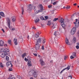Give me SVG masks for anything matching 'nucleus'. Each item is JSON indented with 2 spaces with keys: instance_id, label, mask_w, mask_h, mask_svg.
<instances>
[{
  "instance_id": "5701e85b",
  "label": "nucleus",
  "mask_w": 79,
  "mask_h": 79,
  "mask_svg": "<svg viewBox=\"0 0 79 79\" xmlns=\"http://www.w3.org/2000/svg\"><path fill=\"white\" fill-rule=\"evenodd\" d=\"M26 55V53H24L22 55V58H24V57H25V56Z\"/></svg>"
},
{
  "instance_id": "58836bf2",
  "label": "nucleus",
  "mask_w": 79,
  "mask_h": 79,
  "mask_svg": "<svg viewBox=\"0 0 79 79\" xmlns=\"http://www.w3.org/2000/svg\"><path fill=\"white\" fill-rule=\"evenodd\" d=\"M56 31H55L54 33V35H55V36H57V34H56Z\"/></svg>"
},
{
  "instance_id": "680f3d73",
  "label": "nucleus",
  "mask_w": 79,
  "mask_h": 79,
  "mask_svg": "<svg viewBox=\"0 0 79 79\" xmlns=\"http://www.w3.org/2000/svg\"><path fill=\"white\" fill-rule=\"evenodd\" d=\"M4 46H5V47H7V46H8V45L6 44H5L4 45Z\"/></svg>"
},
{
  "instance_id": "13d9d810",
  "label": "nucleus",
  "mask_w": 79,
  "mask_h": 79,
  "mask_svg": "<svg viewBox=\"0 0 79 79\" xmlns=\"http://www.w3.org/2000/svg\"><path fill=\"white\" fill-rule=\"evenodd\" d=\"M36 8V7H35V6H34V9H34V11H36V10L35 9V8Z\"/></svg>"
},
{
  "instance_id": "09e8293b",
  "label": "nucleus",
  "mask_w": 79,
  "mask_h": 79,
  "mask_svg": "<svg viewBox=\"0 0 79 79\" xmlns=\"http://www.w3.org/2000/svg\"><path fill=\"white\" fill-rule=\"evenodd\" d=\"M76 48L77 49H79V45H77L76 46Z\"/></svg>"
},
{
  "instance_id": "72a5a7b5",
  "label": "nucleus",
  "mask_w": 79,
  "mask_h": 79,
  "mask_svg": "<svg viewBox=\"0 0 79 79\" xmlns=\"http://www.w3.org/2000/svg\"><path fill=\"white\" fill-rule=\"evenodd\" d=\"M58 3V1H56V2H54L52 3L53 5H55L56 3Z\"/></svg>"
},
{
  "instance_id": "0e129e2a",
  "label": "nucleus",
  "mask_w": 79,
  "mask_h": 79,
  "mask_svg": "<svg viewBox=\"0 0 79 79\" xmlns=\"http://www.w3.org/2000/svg\"><path fill=\"white\" fill-rule=\"evenodd\" d=\"M12 31H15V28H13L12 29Z\"/></svg>"
},
{
  "instance_id": "f704fd0d",
  "label": "nucleus",
  "mask_w": 79,
  "mask_h": 79,
  "mask_svg": "<svg viewBox=\"0 0 79 79\" xmlns=\"http://www.w3.org/2000/svg\"><path fill=\"white\" fill-rule=\"evenodd\" d=\"M72 55L73 56H76V54L75 52L73 53Z\"/></svg>"
},
{
  "instance_id": "9d476101",
  "label": "nucleus",
  "mask_w": 79,
  "mask_h": 79,
  "mask_svg": "<svg viewBox=\"0 0 79 79\" xmlns=\"http://www.w3.org/2000/svg\"><path fill=\"white\" fill-rule=\"evenodd\" d=\"M40 34V33H39V32H38L36 34H35V37L36 39H37L38 37H39V35Z\"/></svg>"
},
{
  "instance_id": "c9c22d12",
  "label": "nucleus",
  "mask_w": 79,
  "mask_h": 79,
  "mask_svg": "<svg viewBox=\"0 0 79 79\" xmlns=\"http://www.w3.org/2000/svg\"><path fill=\"white\" fill-rule=\"evenodd\" d=\"M70 7H71V6H67L66 7V8L67 9V10H68V9H69V8H70Z\"/></svg>"
},
{
  "instance_id": "412c9836",
  "label": "nucleus",
  "mask_w": 79,
  "mask_h": 79,
  "mask_svg": "<svg viewBox=\"0 0 79 79\" xmlns=\"http://www.w3.org/2000/svg\"><path fill=\"white\" fill-rule=\"evenodd\" d=\"M0 15L2 16H4V13L2 12H0Z\"/></svg>"
},
{
  "instance_id": "bf43d9fd",
  "label": "nucleus",
  "mask_w": 79,
  "mask_h": 79,
  "mask_svg": "<svg viewBox=\"0 0 79 79\" xmlns=\"http://www.w3.org/2000/svg\"><path fill=\"white\" fill-rule=\"evenodd\" d=\"M74 18V15H72L71 17L72 19H73Z\"/></svg>"
},
{
  "instance_id": "8fccbe9b",
  "label": "nucleus",
  "mask_w": 79,
  "mask_h": 79,
  "mask_svg": "<svg viewBox=\"0 0 79 79\" xmlns=\"http://www.w3.org/2000/svg\"><path fill=\"white\" fill-rule=\"evenodd\" d=\"M49 42H50V44H53V42L52 40H50Z\"/></svg>"
},
{
  "instance_id": "ddd939ff",
  "label": "nucleus",
  "mask_w": 79,
  "mask_h": 79,
  "mask_svg": "<svg viewBox=\"0 0 79 79\" xmlns=\"http://www.w3.org/2000/svg\"><path fill=\"white\" fill-rule=\"evenodd\" d=\"M69 69H70V66L68 65L67 67L63 69V71H64L65 69H67V71H68L69 70Z\"/></svg>"
},
{
  "instance_id": "b1692460",
  "label": "nucleus",
  "mask_w": 79,
  "mask_h": 79,
  "mask_svg": "<svg viewBox=\"0 0 79 79\" xmlns=\"http://www.w3.org/2000/svg\"><path fill=\"white\" fill-rule=\"evenodd\" d=\"M60 22L61 23H64V19L63 18H61L60 19Z\"/></svg>"
},
{
  "instance_id": "e433bc0d",
  "label": "nucleus",
  "mask_w": 79,
  "mask_h": 79,
  "mask_svg": "<svg viewBox=\"0 0 79 79\" xmlns=\"http://www.w3.org/2000/svg\"><path fill=\"white\" fill-rule=\"evenodd\" d=\"M75 20H76L75 22L73 23L75 24V25H76V24H77V21H78L77 20V19H76Z\"/></svg>"
},
{
  "instance_id": "a878e982",
  "label": "nucleus",
  "mask_w": 79,
  "mask_h": 79,
  "mask_svg": "<svg viewBox=\"0 0 79 79\" xmlns=\"http://www.w3.org/2000/svg\"><path fill=\"white\" fill-rule=\"evenodd\" d=\"M22 15H23L24 14V9H23V7H22Z\"/></svg>"
},
{
  "instance_id": "de8ad7c7",
  "label": "nucleus",
  "mask_w": 79,
  "mask_h": 79,
  "mask_svg": "<svg viewBox=\"0 0 79 79\" xmlns=\"http://www.w3.org/2000/svg\"><path fill=\"white\" fill-rule=\"evenodd\" d=\"M46 19H48V16H45L44 17Z\"/></svg>"
},
{
  "instance_id": "2f4dec72",
  "label": "nucleus",
  "mask_w": 79,
  "mask_h": 79,
  "mask_svg": "<svg viewBox=\"0 0 79 79\" xmlns=\"http://www.w3.org/2000/svg\"><path fill=\"white\" fill-rule=\"evenodd\" d=\"M11 40H8V43H9L10 45H11Z\"/></svg>"
},
{
  "instance_id": "338daca9",
  "label": "nucleus",
  "mask_w": 79,
  "mask_h": 79,
  "mask_svg": "<svg viewBox=\"0 0 79 79\" xmlns=\"http://www.w3.org/2000/svg\"><path fill=\"white\" fill-rule=\"evenodd\" d=\"M40 24H41V25L42 27H43V26H44V24H42V23H41Z\"/></svg>"
},
{
  "instance_id": "423d86ee",
  "label": "nucleus",
  "mask_w": 79,
  "mask_h": 79,
  "mask_svg": "<svg viewBox=\"0 0 79 79\" xmlns=\"http://www.w3.org/2000/svg\"><path fill=\"white\" fill-rule=\"evenodd\" d=\"M33 7V6L31 5V4H30L29 6H28V10H29V11H31V10H32V8Z\"/></svg>"
},
{
  "instance_id": "2eb2a0df",
  "label": "nucleus",
  "mask_w": 79,
  "mask_h": 79,
  "mask_svg": "<svg viewBox=\"0 0 79 79\" xmlns=\"http://www.w3.org/2000/svg\"><path fill=\"white\" fill-rule=\"evenodd\" d=\"M11 19H12V22H15L16 21V18L15 17H11Z\"/></svg>"
},
{
  "instance_id": "bb28decb",
  "label": "nucleus",
  "mask_w": 79,
  "mask_h": 79,
  "mask_svg": "<svg viewBox=\"0 0 79 79\" xmlns=\"http://www.w3.org/2000/svg\"><path fill=\"white\" fill-rule=\"evenodd\" d=\"M61 26H62V27H63V28H64V27H66V25H65V24H64V23H63L61 25Z\"/></svg>"
},
{
  "instance_id": "7ed1b4c3",
  "label": "nucleus",
  "mask_w": 79,
  "mask_h": 79,
  "mask_svg": "<svg viewBox=\"0 0 79 79\" xmlns=\"http://www.w3.org/2000/svg\"><path fill=\"white\" fill-rule=\"evenodd\" d=\"M42 38H39V39H38L37 40L36 42V44H41V41H42Z\"/></svg>"
},
{
  "instance_id": "f03ea898",
  "label": "nucleus",
  "mask_w": 79,
  "mask_h": 79,
  "mask_svg": "<svg viewBox=\"0 0 79 79\" xmlns=\"http://www.w3.org/2000/svg\"><path fill=\"white\" fill-rule=\"evenodd\" d=\"M76 27H73L71 31V34H72V35H74V34H75V33L76 32Z\"/></svg>"
},
{
  "instance_id": "f3484780",
  "label": "nucleus",
  "mask_w": 79,
  "mask_h": 79,
  "mask_svg": "<svg viewBox=\"0 0 79 79\" xmlns=\"http://www.w3.org/2000/svg\"><path fill=\"white\" fill-rule=\"evenodd\" d=\"M8 79H16V78L15 77H12V75H10Z\"/></svg>"
},
{
  "instance_id": "a211bd4d",
  "label": "nucleus",
  "mask_w": 79,
  "mask_h": 79,
  "mask_svg": "<svg viewBox=\"0 0 79 79\" xmlns=\"http://www.w3.org/2000/svg\"><path fill=\"white\" fill-rule=\"evenodd\" d=\"M40 10H41V11H42V10H44V9H43V6H42V5L40 4Z\"/></svg>"
},
{
  "instance_id": "f257e3e1",
  "label": "nucleus",
  "mask_w": 79,
  "mask_h": 79,
  "mask_svg": "<svg viewBox=\"0 0 79 79\" xmlns=\"http://www.w3.org/2000/svg\"><path fill=\"white\" fill-rule=\"evenodd\" d=\"M7 23V25L9 28V29H11V27H10V19L9 18H6Z\"/></svg>"
},
{
  "instance_id": "4d7b16f0",
  "label": "nucleus",
  "mask_w": 79,
  "mask_h": 79,
  "mask_svg": "<svg viewBox=\"0 0 79 79\" xmlns=\"http://www.w3.org/2000/svg\"><path fill=\"white\" fill-rule=\"evenodd\" d=\"M41 49L42 50H44V45H42V47L41 48Z\"/></svg>"
},
{
  "instance_id": "052dcab7",
  "label": "nucleus",
  "mask_w": 79,
  "mask_h": 79,
  "mask_svg": "<svg viewBox=\"0 0 79 79\" xmlns=\"http://www.w3.org/2000/svg\"><path fill=\"white\" fill-rule=\"evenodd\" d=\"M29 63H31V61L30 60H29V61H28L27 64H29Z\"/></svg>"
},
{
  "instance_id": "7c9ffc66",
  "label": "nucleus",
  "mask_w": 79,
  "mask_h": 79,
  "mask_svg": "<svg viewBox=\"0 0 79 79\" xmlns=\"http://www.w3.org/2000/svg\"><path fill=\"white\" fill-rule=\"evenodd\" d=\"M6 60L7 61H9V57H8V56H6Z\"/></svg>"
},
{
  "instance_id": "864d4df0",
  "label": "nucleus",
  "mask_w": 79,
  "mask_h": 79,
  "mask_svg": "<svg viewBox=\"0 0 79 79\" xmlns=\"http://www.w3.org/2000/svg\"><path fill=\"white\" fill-rule=\"evenodd\" d=\"M33 54L34 55V56H37V54L36 53H33Z\"/></svg>"
},
{
  "instance_id": "20e7f679",
  "label": "nucleus",
  "mask_w": 79,
  "mask_h": 79,
  "mask_svg": "<svg viewBox=\"0 0 79 79\" xmlns=\"http://www.w3.org/2000/svg\"><path fill=\"white\" fill-rule=\"evenodd\" d=\"M40 44H35V48L36 50H39L40 49Z\"/></svg>"
},
{
  "instance_id": "c85d7f7f",
  "label": "nucleus",
  "mask_w": 79,
  "mask_h": 79,
  "mask_svg": "<svg viewBox=\"0 0 79 79\" xmlns=\"http://www.w3.org/2000/svg\"><path fill=\"white\" fill-rule=\"evenodd\" d=\"M73 41L74 42V43H75L76 42V38H74L73 39Z\"/></svg>"
},
{
  "instance_id": "f8f14e48",
  "label": "nucleus",
  "mask_w": 79,
  "mask_h": 79,
  "mask_svg": "<svg viewBox=\"0 0 79 79\" xmlns=\"http://www.w3.org/2000/svg\"><path fill=\"white\" fill-rule=\"evenodd\" d=\"M3 44H4V41L1 40L0 41V46H3Z\"/></svg>"
},
{
  "instance_id": "6ab92c4d",
  "label": "nucleus",
  "mask_w": 79,
  "mask_h": 79,
  "mask_svg": "<svg viewBox=\"0 0 79 79\" xmlns=\"http://www.w3.org/2000/svg\"><path fill=\"white\" fill-rule=\"evenodd\" d=\"M39 21H40V19L38 18H37L35 20V22L36 23H38Z\"/></svg>"
},
{
  "instance_id": "49530a36",
  "label": "nucleus",
  "mask_w": 79,
  "mask_h": 79,
  "mask_svg": "<svg viewBox=\"0 0 79 79\" xmlns=\"http://www.w3.org/2000/svg\"><path fill=\"white\" fill-rule=\"evenodd\" d=\"M8 70L9 71H11L13 70V69H12L11 68H10Z\"/></svg>"
},
{
  "instance_id": "c03bdc74",
  "label": "nucleus",
  "mask_w": 79,
  "mask_h": 79,
  "mask_svg": "<svg viewBox=\"0 0 79 79\" xmlns=\"http://www.w3.org/2000/svg\"><path fill=\"white\" fill-rule=\"evenodd\" d=\"M64 47H62V48L61 49L60 51H61V52H63L64 51V49H63V48H64Z\"/></svg>"
},
{
  "instance_id": "774afa93",
  "label": "nucleus",
  "mask_w": 79,
  "mask_h": 79,
  "mask_svg": "<svg viewBox=\"0 0 79 79\" xmlns=\"http://www.w3.org/2000/svg\"><path fill=\"white\" fill-rule=\"evenodd\" d=\"M77 34H78V35H79V31L77 32Z\"/></svg>"
},
{
  "instance_id": "69168bd1",
  "label": "nucleus",
  "mask_w": 79,
  "mask_h": 79,
  "mask_svg": "<svg viewBox=\"0 0 79 79\" xmlns=\"http://www.w3.org/2000/svg\"><path fill=\"white\" fill-rule=\"evenodd\" d=\"M2 31H3V32H5V31L3 29H2Z\"/></svg>"
},
{
  "instance_id": "4c0bfd02",
  "label": "nucleus",
  "mask_w": 79,
  "mask_h": 79,
  "mask_svg": "<svg viewBox=\"0 0 79 79\" xmlns=\"http://www.w3.org/2000/svg\"><path fill=\"white\" fill-rule=\"evenodd\" d=\"M5 51H6L7 52H10V50L9 49H8V48H6L5 49Z\"/></svg>"
},
{
  "instance_id": "0eeeda50",
  "label": "nucleus",
  "mask_w": 79,
  "mask_h": 79,
  "mask_svg": "<svg viewBox=\"0 0 79 79\" xmlns=\"http://www.w3.org/2000/svg\"><path fill=\"white\" fill-rule=\"evenodd\" d=\"M31 73L34 77H37V72L35 71H34L31 72Z\"/></svg>"
},
{
  "instance_id": "3c124183",
  "label": "nucleus",
  "mask_w": 79,
  "mask_h": 79,
  "mask_svg": "<svg viewBox=\"0 0 79 79\" xmlns=\"http://www.w3.org/2000/svg\"><path fill=\"white\" fill-rule=\"evenodd\" d=\"M48 8H52V6L51 5H49L48 6Z\"/></svg>"
},
{
  "instance_id": "39448f33",
  "label": "nucleus",
  "mask_w": 79,
  "mask_h": 79,
  "mask_svg": "<svg viewBox=\"0 0 79 79\" xmlns=\"http://www.w3.org/2000/svg\"><path fill=\"white\" fill-rule=\"evenodd\" d=\"M6 65L7 67H8L10 65H11L10 67H11V68L13 67V64H12V63L11 61H9L7 62L6 63Z\"/></svg>"
},
{
  "instance_id": "9b49d317",
  "label": "nucleus",
  "mask_w": 79,
  "mask_h": 79,
  "mask_svg": "<svg viewBox=\"0 0 79 79\" xmlns=\"http://www.w3.org/2000/svg\"><path fill=\"white\" fill-rule=\"evenodd\" d=\"M51 26L52 28V29H55V24H54V23H51Z\"/></svg>"
},
{
  "instance_id": "a19ab883",
  "label": "nucleus",
  "mask_w": 79,
  "mask_h": 79,
  "mask_svg": "<svg viewBox=\"0 0 79 79\" xmlns=\"http://www.w3.org/2000/svg\"><path fill=\"white\" fill-rule=\"evenodd\" d=\"M25 61H29V59H27L26 57H25Z\"/></svg>"
},
{
  "instance_id": "1a4fd4ad",
  "label": "nucleus",
  "mask_w": 79,
  "mask_h": 79,
  "mask_svg": "<svg viewBox=\"0 0 79 79\" xmlns=\"http://www.w3.org/2000/svg\"><path fill=\"white\" fill-rule=\"evenodd\" d=\"M65 44H67V45H69L70 44V43H69V40L67 38H65Z\"/></svg>"
},
{
  "instance_id": "aec40b11",
  "label": "nucleus",
  "mask_w": 79,
  "mask_h": 79,
  "mask_svg": "<svg viewBox=\"0 0 79 79\" xmlns=\"http://www.w3.org/2000/svg\"><path fill=\"white\" fill-rule=\"evenodd\" d=\"M1 56L2 57V58H4L5 56V55L3 53H2L1 55Z\"/></svg>"
},
{
  "instance_id": "473e14b6",
  "label": "nucleus",
  "mask_w": 79,
  "mask_h": 79,
  "mask_svg": "<svg viewBox=\"0 0 79 79\" xmlns=\"http://www.w3.org/2000/svg\"><path fill=\"white\" fill-rule=\"evenodd\" d=\"M4 54L5 55V56L6 55H8V53L6 51H4Z\"/></svg>"
},
{
  "instance_id": "cd10ccee",
  "label": "nucleus",
  "mask_w": 79,
  "mask_h": 79,
  "mask_svg": "<svg viewBox=\"0 0 79 79\" xmlns=\"http://www.w3.org/2000/svg\"><path fill=\"white\" fill-rule=\"evenodd\" d=\"M57 20H58V18H55L53 19V21H57Z\"/></svg>"
},
{
  "instance_id": "ea45409f",
  "label": "nucleus",
  "mask_w": 79,
  "mask_h": 79,
  "mask_svg": "<svg viewBox=\"0 0 79 79\" xmlns=\"http://www.w3.org/2000/svg\"><path fill=\"white\" fill-rule=\"evenodd\" d=\"M17 78L19 79H22V77H21L20 76H18Z\"/></svg>"
},
{
  "instance_id": "a18cd8bd",
  "label": "nucleus",
  "mask_w": 79,
  "mask_h": 79,
  "mask_svg": "<svg viewBox=\"0 0 79 79\" xmlns=\"http://www.w3.org/2000/svg\"><path fill=\"white\" fill-rule=\"evenodd\" d=\"M0 67L1 68H3V65H2V63H1L0 64Z\"/></svg>"
},
{
  "instance_id": "c756f323",
  "label": "nucleus",
  "mask_w": 79,
  "mask_h": 79,
  "mask_svg": "<svg viewBox=\"0 0 79 79\" xmlns=\"http://www.w3.org/2000/svg\"><path fill=\"white\" fill-rule=\"evenodd\" d=\"M67 79H72V75L68 77Z\"/></svg>"
},
{
  "instance_id": "6e6552de",
  "label": "nucleus",
  "mask_w": 79,
  "mask_h": 79,
  "mask_svg": "<svg viewBox=\"0 0 79 79\" xmlns=\"http://www.w3.org/2000/svg\"><path fill=\"white\" fill-rule=\"evenodd\" d=\"M40 62L41 66H44V65H45V63H44V62L43 61V60L42 59H40Z\"/></svg>"
},
{
  "instance_id": "5fc2aeb1",
  "label": "nucleus",
  "mask_w": 79,
  "mask_h": 79,
  "mask_svg": "<svg viewBox=\"0 0 79 79\" xmlns=\"http://www.w3.org/2000/svg\"><path fill=\"white\" fill-rule=\"evenodd\" d=\"M74 57L73 56H70L71 59H73Z\"/></svg>"
},
{
  "instance_id": "37998d69",
  "label": "nucleus",
  "mask_w": 79,
  "mask_h": 79,
  "mask_svg": "<svg viewBox=\"0 0 79 79\" xmlns=\"http://www.w3.org/2000/svg\"><path fill=\"white\" fill-rule=\"evenodd\" d=\"M27 65L28 66H32V64L31 63L27 64Z\"/></svg>"
},
{
  "instance_id": "79ce46f5",
  "label": "nucleus",
  "mask_w": 79,
  "mask_h": 79,
  "mask_svg": "<svg viewBox=\"0 0 79 79\" xmlns=\"http://www.w3.org/2000/svg\"><path fill=\"white\" fill-rule=\"evenodd\" d=\"M64 60H66V59H67V58H68V56H64Z\"/></svg>"
},
{
  "instance_id": "e2e57ef3",
  "label": "nucleus",
  "mask_w": 79,
  "mask_h": 79,
  "mask_svg": "<svg viewBox=\"0 0 79 79\" xmlns=\"http://www.w3.org/2000/svg\"><path fill=\"white\" fill-rule=\"evenodd\" d=\"M32 28L33 29H36V28H35V27H32Z\"/></svg>"
},
{
  "instance_id": "393cba45",
  "label": "nucleus",
  "mask_w": 79,
  "mask_h": 79,
  "mask_svg": "<svg viewBox=\"0 0 79 79\" xmlns=\"http://www.w3.org/2000/svg\"><path fill=\"white\" fill-rule=\"evenodd\" d=\"M40 18L41 20H45V19H44V17L41 16L40 17Z\"/></svg>"
},
{
  "instance_id": "6e6d98bb",
  "label": "nucleus",
  "mask_w": 79,
  "mask_h": 79,
  "mask_svg": "<svg viewBox=\"0 0 79 79\" xmlns=\"http://www.w3.org/2000/svg\"><path fill=\"white\" fill-rule=\"evenodd\" d=\"M43 44H45V39H44L43 41Z\"/></svg>"
},
{
  "instance_id": "603ef678",
  "label": "nucleus",
  "mask_w": 79,
  "mask_h": 79,
  "mask_svg": "<svg viewBox=\"0 0 79 79\" xmlns=\"http://www.w3.org/2000/svg\"><path fill=\"white\" fill-rule=\"evenodd\" d=\"M27 58H28V59H29V60H31V57H30V56H28Z\"/></svg>"
},
{
  "instance_id": "4468645a",
  "label": "nucleus",
  "mask_w": 79,
  "mask_h": 79,
  "mask_svg": "<svg viewBox=\"0 0 79 79\" xmlns=\"http://www.w3.org/2000/svg\"><path fill=\"white\" fill-rule=\"evenodd\" d=\"M14 42L15 45H16L18 44V42H17V40L16 39L14 38Z\"/></svg>"
},
{
  "instance_id": "4be33fe9",
  "label": "nucleus",
  "mask_w": 79,
  "mask_h": 79,
  "mask_svg": "<svg viewBox=\"0 0 79 79\" xmlns=\"http://www.w3.org/2000/svg\"><path fill=\"white\" fill-rule=\"evenodd\" d=\"M50 24H51V20H48V23L47 24V25L50 26Z\"/></svg>"
},
{
  "instance_id": "dca6fc26",
  "label": "nucleus",
  "mask_w": 79,
  "mask_h": 79,
  "mask_svg": "<svg viewBox=\"0 0 79 79\" xmlns=\"http://www.w3.org/2000/svg\"><path fill=\"white\" fill-rule=\"evenodd\" d=\"M77 22H78L77 23V24H75V27H76L77 28L78 27H79V20H78Z\"/></svg>"
}]
</instances>
